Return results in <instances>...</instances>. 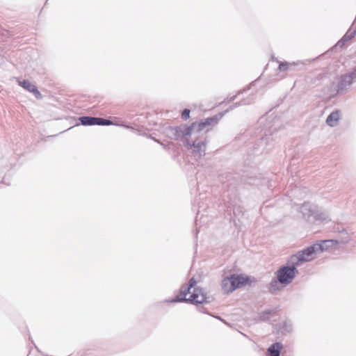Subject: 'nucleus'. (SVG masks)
<instances>
[{"instance_id":"obj_1","label":"nucleus","mask_w":356,"mask_h":356,"mask_svg":"<svg viewBox=\"0 0 356 356\" xmlns=\"http://www.w3.org/2000/svg\"><path fill=\"white\" fill-rule=\"evenodd\" d=\"M197 282L191 278L188 285L183 286L176 297L177 301L189 302L193 304H202L207 302L208 297L201 288L196 286Z\"/></svg>"},{"instance_id":"obj_5","label":"nucleus","mask_w":356,"mask_h":356,"mask_svg":"<svg viewBox=\"0 0 356 356\" xmlns=\"http://www.w3.org/2000/svg\"><path fill=\"white\" fill-rule=\"evenodd\" d=\"M327 248H324L321 244H314L305 249V250L298 252L290 257L289 262L293 266H298L302 262H306L313 259V254L316 252H323L327 250Z\"/></svg>"},{"instance_id":"obj_10","label":"nucleus","mask_w":356,"mask_h":356,"mask_svg":"<svg viewBox=\"0 0 356 356\" xmlns=\"http://www.w3.org/2000/svg\"><path fill=\"white\" fill-rule=\"evenodd\" d=\"M218 119L216 117L209 118L199 123H193L192 127H197L199 131L204 129L206 127L216 124L218 122Z\"/></svg>"},{"instance_id":"obj_3","label":"nucleus","mask_w":356,"mask_h":356,"mask_svg":"<svg viewBox=\"0 0 356 356\" xmlns=\"http://www.w3.org/2000/svg\"><path fill=\"white\" fill-rule=\"evenodd\" d=\"M327 248H324L321 244H314L305 249V250L298 252L290 257L289 262L293 266H298L302 262H306L313 259V254L316 252H323L327 250Z\"/></svg>"},{"instance_id":"obj_11","label":"nucleus","mask_w":356,"mask_h":356,"mask_svg":"<svg viewBox=\"0 0 356 356\" xmlns=\"http://www.w3.org/2000/svg\"><path fill=\"white\" fill-rule=\"evenodd\" d=\"M340 118V113L339 111H336L330 113L326 120L327 124L330 127H334L337 124Z\"/></svg>"},{"instance_id":"obj_9","label":"nucleus","mask_w":356,"mask_h":356,"mask_svg":"<svg viewBox=\"0 0 356 356\" xmlns=\"http://www.w3.org/2000/svg\"><path fill=\"white\" fill-rule=\"evenodd\" d=\"M18 83L26 90L32 92L36 98L40 99L42 97V95L38 90L37 87L30 81L27 80L18 81Z\"/></svg>"},{"instance_id":"obj_7","label":"nucleus","mask_w":356,"mask_h":356,"mask_svg":"<svg viewBox=\"0 0 356 356\" xmlns=\"http://www.w3.org/2000/svg\"><path fill=\"white\" fill-rule=\"evenodd\" d=\"M295 266H296L293 267L284 266L278 270L276 273L278 281L285 284L291 282L297 273Z\"/></svg>"},{"instance_id":"obj_8","label":"nucleus","mask_w":356,"mask_h":356,"mask_svg":"<svg viewBox=\"0 0 356 356\" xmlns=\"http://www.w3.org/2000/svg\"><path fill=\"white\" fill-rule=\"evenodd\" d=\"M80 122L83 125H112L115 124L112 121L109 120L103 119L101 118L94 117H81L79 118Z\"/></svg>"},{"instance_id":"obj_12","label":"nucleus","mask_w":356,"mask_h":356,"mask_svg":"<svg viewBox=\"0 0 356 356\" xmlns=\"http://www.w3.org/2000/svg\"><path fill=\"white\" fill-rule=\"evenodd\" d=\"M282 348V346L280 343H275L271 345L268 349L270 356H280V350Z\"/></svg>"},{"instance_id":"obj_6","label":"nucleus","mask_w":356,"mask_h":356,"mask_svg":"<svg viewBox=\"0 0 356 356\" xmlns=\"http://www.w3.org/2000/svg\"><path fill=\"white\" fill-rule=\"evenodd\" d=\"M327 248H324L321 244H314L305 249V250L298 252L290 257L289 262L293 266H298L302 262H306L313 259V254L316 252H323L327 250Z\"/></svg>"},{"instance_id":"obj_15","label":"nucleus","mask_w":356,"mask_h":356,"mask_svg":"<svg viewBox=\"0 0 356 356\" xmlns=\"http://www.w3.org/2000/svg\"><path fill=\"white\" fill-rule=\"evenodd\" d=\"M190 117V110L189 109H184L181 113V118L184 120H187Z\"/></svg>"},{"instance_id":"obj_2","label":"nucleus","mask_w":356,"mask_h":356,"mask_svg":"<svg viewBox=\"0 0 356 356\" xmlns=\"http://www.w3.org/2000/svg\"><path fill=\"white\" fill-rule=\"evenodd\" d=\"M251 282L249 277L243 275H232L225 277L221 282L222 291L224 293H229L236 289L243 287Z\"/></svg>"},{"instance_id":"obj_4","label":"nucleus","mask_w":356,"mask_h":356,"mask_svg":"<svg viewBox=\"0 0 356 356\" xmlns=\"http://www.w3.org/2000/svg\"><path fill=\"white\" fill-rule=\"evenodd\" d=\"M327 248H324L321 244H314L305 249V250L298 252L290 257L289 262L293 266H298L302 262H306L313 259V254L316 252H323L327 250Z\"/></svg>"},{"instance_id":"obj_16","label":"nucleus","mask_w":356,"mask_h":356,"mask_svg":"<svg viewBox=\"0 0 356 356\" xmlns=\"http://www.w3.org/2000/svg\"><path fill=\"white\" fill-rule=\"evenodd\" d=\"M289 64L287 63H282L279 65V70L282 71H285L288 69Z\"/></svg>"},{"instance_id":"obj_14","label":"nucleus","mask_w":356,"mask_h":356,"mask_svg":"<svg viewBox=\"0 0 356 356\" xmlns=\"http://www.w3.org/2000/svg\"><path fill=\"white\" fill-rule=\"evenodd\" d=\"M193 147L197 149V151H201L205 149L206 143L204 141H195L193 144Z\"/></svg>"},{"instance_id":"obj_13","label":"nucleus","mask_w":356,"mask_h":356,"mask_svg":"<svg viewBox=\"0 0 356 356\" xmlns=\"http://www.w3.org/2000/svg\"><path fill=\"white\" fill-rule=\"evenodd\" d=\"M319 244L323 245L324 248H327V250H328L330 248L336 246L337 241L334 240H325L322 241Z\"/></svg>"}]
</instances>
